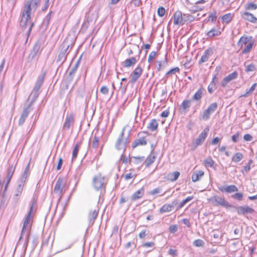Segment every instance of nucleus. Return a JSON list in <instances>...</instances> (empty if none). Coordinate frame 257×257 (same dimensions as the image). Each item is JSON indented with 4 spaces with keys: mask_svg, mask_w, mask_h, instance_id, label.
Instances as JSON below:
<instances>
[{
    "mask_svg": "<svg viewBox=\"0 0 257 257\" xmlns=\"http://www.w3.org/2000/svg\"><path fill=\"white\" fill-rule=\"evenodd\" d=\"M39 0H28L24 4L21 14L20 26L24 29H28L27 34L29 36L33 27L31 15L34 13L39 5Z\"/></svg>",
    "mask_w": 257,
    "mask_h": 257,
    "instance_id": "f257e3e1",
    "label": "nucleus"
},
{
    "mask_svg": "<svg viewBox=\"0 0 257 257\" xmlns=\"http://www.w3.org/2000/svg\"><path fill=\"white\" fill-rule=\"evenodd\" d=\"M99 142V137L95 136L93 138V140L92 142V147L94 148H96L98 146Z\"/></svg>",
    "mask_w": 257,
    "mask_h": 257,
    "instance_id": "3c124183",
    "label": "nucleus"
},
{
    "mask_svg": "<svg viewBox=\"0 0 257 257\" xmlns=\"http://www.w3.org/2000/svg\"><path fill=\"white\" fill-rule=\"evenodd\" d=\"M169 114V109H166V110L163 111L161 113V116L162 117H167L168 116Z\"/></svg>",
    "mask_w": 257,
    "mask_h": 257,
    "instance_id": "774afa93",
    "label": "nucleus"
},
{
    "mask_svg": "<svg viewBox=\"0 0 257 257\" xmlns=\"http://www.w3.org/2000/svg\"><path fill=\"white\" fill-rule=\"evenodd\" d=\"M218 189L222 192L232 193L238 191L237 188L234 185L229 186H221L218 187Z\"/></svg>",
    "mask_w": 257,
    "mask_h": 257,
    "instance_id": "dca6fc26",
    "label": "nucleus"
},
{
    "mask_svg": "<svg viewBox=\"0 0 257 257\" xmlns=\"http://www.w3.org/2000/svg\"><path fill=\"white\" fill-rule=\"evenodd\" d=\"M158 127V123L156 119H153L151 120L149 124L148 128L151 131H156Z\"/></svg>",
    "mask_w": 257,
    "mask_h": 257,
    "instance_id": "c85d7f7f",
    "label": "nucleus"
},
{
    "mask_svg": "<svg viewBox=\"0 0 257 257\" xmlns=\"http://www.w3.org/2000/svg\"><path fill=\"white\" fill-rule=\"evenodd\" d=\"M105 184V178L101 174H97L93 177V185L96 190H98L102 188Z\"/></svg>",
    "mask_w": 257,
    "mask_h": 257,
    "instance_id": "39448f33",
    "label": "nucleus"
},
{
    "mask_svg": "<svg viewBox=\"0 0 257 257\" xmlns=\"http://www.w3.org/2000/svg\"><path fill=\"white\" fill-rule=\"evenodd\" d=\"M193 199V196H189L185 199L183 200L177 207V209L182 208L187 203Z\"/></svg>",
    "mask_w": 257,
    "mask_h": 257,
    "instance_id": "ea45409f",
    "label": "nucleus"
},
{
    "mask_svg": "<svg viewBox=\"0 0 257 257\" xmlns=\"http://www.w3.org/2000/svg\"><path fill=\"white\" fill-rule=\"evenodd\" d=\"M40 48V45L39 44H36L34 45L33 50L31 51L28 56V59L29 60L32 61L36 57L39 52Z\"/></svg>",
    "mask_w": 257,
    "mask_h": 257,
    "instance_id": "aec40b11",
    "label": "nucleus"
},
{
    "mask_svg": "<svg viewBox=\"0 0 257 257\" xmlns=\"http://www.w3.org/2000/svg\"><path fill=\"white\" fill-rule=\"evenodd\" d=\"M169 230L171 233H175L178 230V226L177 225H171L169 227Z\"/></svg>",
    "mask_w": 257,
    "mask_h": 257,
    "instance_id": "e2e57ef3",
    "label": "nucleus"
},
{
    "mask_svg": "<svg viewBox=\"0 0 257 257\" xmlns=\"http://www.w3.org/2000/svg\"><path fill=\"white\" fill-rule=\"evenodd\" d=\"M157 13L160 17L164 16L165 14V9L162 7L159 8L157 11Z\"/></svg>",
    "mask_w": 257,
    "mask_h": 257,
    "instance_id": "4d7b16f0",
    "label": "nucleus"
},
{
    "mask_svg": "<svg viewBox=\"0 0 257 257\" xmlns=\"http://www.w3.org/2000/svg\"><path fill=\"white\" fill-rule=\"evenodd\" d=\"M177 201L175 200L169 204H164L160 209V212L161 213L168 212L172 211L174 208V206L177 204Z\"/></svg>",
    "mask_w": 257,
    "mask_h": 257,
    "instance_id": "4468645a",
    "label": "nucleus"
},
{
    "mask_svg": "<svg viewBox=\"0 0 257 257\" xmlns=\"http://www.w3.org/2000/svg\"><path fill=\"white\" fill-rule=\"evenodd\" d=\"M100 91L103 94L106 95L108 93V88L105 85L102 86L100 88Z\"/></svg>",
    "mask_w": 257,
    "mask_h": 257,
    "instance_id": "680f3d73",
    "label": "nucleus"
},
{
    "mask_svg": "<svg viewBox=\"0 0 257 257\" xmlns=\"http://www.w3.org/2000/svg\"><path fill=\"white\" fill-rule=\"evenodd\" d=\"M180 172L178 171H175L168 175L169 179L171 181H175L177 180L179 176H180Z\"/></svg>",
    "mask_w": 257,
    "mask_h": 257,
    "instance_id": "c9c22d12",
    "label": "nucleus"
},
{
    "mask_svg": "<svg viewBox=\"0 0 257 257\" xmlns=\"http://www.w3.org/2000/svg\"><path fill=\"white\" fill-rule=\"evenodd\" d=\"M243 139L245 141H250L252 139V137L250 134H245L243 136Z\"/></svg>",
    "mask_w": 257,
    "mask_h": 257,
    "instance_id": "0e129e2a",
    "label": "nucleus"
},
{
    "mask_svg": "<svg viewBox=\"0 0 257 257\" xmlns=\"http://www.w3.org/2000/svg\"><path fill=\"white\" fill-rule=\"evenodd\" d=\"M214 205H220L226 208L230 207L231 205L223 198L218 196H214L209 199Z\"/></svg>",
    "mask_w": 257,
    "mask_h": 257,
    "instance_id": "0eeeda50",
    "label": "nucleus"
},
{
    "mask_svg": "<svg viewBox=\"0 0 257 257\" xmlns=\"http://www.w3.org/2000/svg\"><path fill=\"white\" fill-rule=\"evenodd\" d=\"M143 72V69L140 65H138L135 70L131 73V82L135 83L141 77Z\"/></svg>",
    "mask_w": 257,
    "mask_h": 257,
    "instance_id": "6e6552de",
    "label": "nucleus"
},
{
    "mask_svg": "<svg viewBox=\"0 0 257 257\" xmlns=\"http://www.w3.org/2000/svg\"><path fill=\"white\" fill-rule=\"evenodd\" d=\"M33 103V101H31L27 107L24 108L19 120V125H22L24 124L26 118L29 114V113L30 111V107L32 105Z\"/></svg>",
    "mask_w": 257,
    "mask_h": 257,
    "instance_id": "9d476101",
    "label": "nucleus"
},
{
    "mask_svg": "<svg viewBox=\"0 0 257 257\" xmlns=\"http://www.w3.org/2000/svg\"><path fill=\"white\" fill-rule=\"evenodd\" d=\"M79 147H80V144L78 143L76 144L74 146V148L73 149V151H72V159L73 160L76 158L78 153Z\"/></svg>",
    "mask_w": 257,
    "mask_h": 257,
    "instance_id": "58836bf2",
    "label": "nucleus"
},
{
    "mask_svg": "<svg viewBox=\"0 0 257 257\" xmlns=\"http://www.w3.org/2000/svg\"><path fill=\"white\" fill-rule=\"evenodd\" d=\"M179 68L178 67H175L174 68H173L171 70H170L169 71H168L166 74V76L171 75V74H174L176 72H179Z\"/></svg>",
    "mask_w": 257,
    "mask_h": 257,
    "instance_id": "864d4df0",
    "label": "nucleus"
},
{
    "mask_svg": "<svg viewBox=\"0 0 257 257\" xmlns=\"http://www.w3.org/2000/svg\"><path fill=\"white\" fill-rule=\"evenodd\" d=\"M157 63L158 64L157 69L159 71L162 70L167 65V62L166 59L162 61H158Z\"/></svg>",
    "mask_w": 257,
    "mask_h": 257,
    "instance_id": "a18cd8bd",
    "label": "nucleus"
},
{
    "mask_svg": "<svg viewBox=\"0 0 257 257\" xmlns=\"http://www.w3.org/2000/svg\"><path fill=\"white\" fill-rule=\"evenodd\" d=\"M98 213V210H95L93 211H90L88 215L89 225L92 226L95 219L96 218Z\"/></svg>",
    "mask_w": 257,
    "mask_h": 257,
    "instance_id": "393cba45",
    "label": "nucleus"
},
{
    "mask_svg": "<svg viewBox=\"0 0 257 257\" xmlns=\"http://www.w3.org/2000/svg\"><path fill=\"white\" fill-rule=\"evenodd\" d=\"M232 18V15L230 13H228V14L223 15L222 17V20L223 22L227 24L231 21Z\"/></svg>",
    "mask_w": 257,
    "mask_h": 257,
    "instance_id": "a19ab883",
    "label": "nucleus"
},
{
    "mask_svg": "<svg viewBox=\"0 0 257 257\" xmlns=\"http://www.w3.org/2000/svg\"><path fill=\"white\" fill-rule=\"evenodd\" d=\"M244 9L247 11H253L257 9V5L254 3H248L245 4Z\"/></svg>",
    "mask_w": 257,
    "mask_h": 257,
    "instance_id": "473e14b6",
    "label": "nucleus"
},
{
    "mask_svg": "<svg viewBox=\"0 0 257 257\" xmlns=\"http://www.w3.org/2000/svg\"><path fill=\"white\" fill-rule=\"evenodd\" d=\"M204 244V241L199 239L195 240L193 242V244L197 247L202 246Z\"/></svg>",
    "mask_w": 257,
    "mask_h": 257,
    "instance_id": "603ef678",
    "label": "nucleus"
},
{
    "mask_svg": "<svg viewBox=\"0 0 257 257\" xmlns=\"http://www.w3.org/2000/svg\"><path fill=\"white\" fill-rule=\"evenodd\" d=\"M238 214L245 215L247 213H252L254 210L249 206H238L236 208Z\"/></svg>",
    "mask_w": 257,
    "mask_h": 257,
    "instance_id": "f3484780",
    "label": "nucleus"
},
{
    "mask_svg": "<svg viewBox=\"0 0 257 257\" xmlns=\"http://www.w3.org/2000/svg\"><path fill=\"white\" fill-rule=\"evenodd\" d=\"M217 81L216 75H215L212 78V81L208 86V91L210 93H212L216 88V84Z\"/></svg>",
    "mask_w": 257,
    "mask_h": 257,
    "instance_id": "a878e982",
    "label": "nucleus"
},
{
    "mask_svg": "<svg viewBox=\"0 0 257 257\" xmlns=\"http://www.w3.org/2000/svg\"><path fill=\"white\" fill-rule=\"evenodd\" d=\"M145 158L144 157H131L129 159V162L130 163H133L135 164H139L142 162L144 160Z\"/></svg>",
    "mask_w": 257,
    "mask_h": 257,
    "instance_id": "c756f323",
    "label": "nucleus"
},
{
    "mask_svg": "<svg viewBox=\"0 0 257 257\" xmlns=\"http://www.w3.org/2000/svg\"><path fill=\"white\" fill-rule=\"evenodd\" d=\"M209 129L206 127L199 135L198 137L196 139L195 144L197 146L201 145L205 141L208 134Z\"/></svg>",
    "mask_w": 257,
    "mask_h": 257,
    "instance_id": "f8f14e48",
    "label": "nucleus"
},
{
    "mask_svg": "<svg viewBox=\"0 0 257 257\" xmlns=\"http://www.w3.org/2000/svg\"><path fill=\"white\" fill-rule=\"evenodd\" d=\"M216 18H217V16H216V12L212 13L209 15V16L208 17V21L214 22L216 21Z\"/></svg>",
    "mask_w": 257,
    "mask_h": 257,
    "instance_id": "09e8293b",
    "label": "nucleus"
},
{
    "mask_svg": "<svg viewBox=\"0 0 257 257\" xmlns=\"http://www.w3.org/2000/svg\"><path fill=\"white\" fill-rule=\"evenodd\" d=\"M168 253L173 256H177V250L176 249H172V248L169 249V250L168 251Z\"/></svg>",
    "mask_w": 257,
    "mask_h": 257,
    "instance_id": "338daca9",
    "label": "nucleus"
},
{
    "mask_svg": "<svg viewBox=\"0 0 257 257\" xmlns=\"http://www.w3.org/2000/svg\"><path fill=\"white\" fill-rule=\"evenodd\" d=\"M220 33L221 32L215 28H214L207 32V36L208 37L211 38L216 36L219 35Z\"/></svg>",
    "mask_w": 257,
    "mask_h": 257,
    "instance_id": "7c9ffc66",
    "label": "nucleus"
},
{
    "mask_svg": "<svg viewBox=\"0 0 257 257\" xmlns=\"http://www.w3.org/2000/svg\"><path fill=\"white\" fill-rule=\"evenodd\" d=\"M125 128L123 127L121 131L120 134L118 137L116 142L115 147L118 150H122L125 151L126 146L129 143L128 138L124 137Z\"/></svg>",
    "mask_w": 257,
    "mask_h": 257,
    "instance_id": "20e7f679",
    "label": "nucleus"
},
{
    "mask_svg": "<svg viewBox=\"0 0 257 257\" xmlns=\"http://www.w3.org/2000/svg\"><path fill=\"white\" fill-rule=\"evenodd\" d=\"M242 158V154L241 153L238 152L234 154V155L232 157V160L235 163H237L240 161Z\"/></svg>",
    "mask_w": 257,
    "mask_h": 257,
    "instance_id": "e433bc0d",
    "label": "nucleus"
},
{
    "mask_svg": "<svg viewBox=\"0 0 257 257\" xmlns=\"http://www.w3.org/2000/svg\"><path fill=\"white\" fill-rule=\"evenodd\" d=\"M240 15L241 17L250 22L252 23H257V18H255L252 14L247 12H241Z\"/></svg>",
    "mask_w": 257,
    "mask_h": 257,
    "instance_id": "2eb2a0df",
    "label": "nucleus"
},
{
    "mask_svg": "<svg viewBox=\"0 0 257 257\" xmlns=\"http://www.w3.org/2000/svg\"><path fill=\"white\" fill-rule=\"evenodd\" d=\"M162 189L160 188H156L151 191L150 192L149 194L152 195H154L158 193H160L161 192Z\"/></svg>",
    "mask_w": 257,
    "mask_h": 257,
    "instance_id": "052dcab7",
    "label": "nucleus"
},
{
    "mask_svg": "<svg viewBox=\"0 0 257 257\" xmlns=\"http://www.w3.org/2000/svg\"><path fill=\"white\" fill-rule=\"evenodd\" d=\"M190 106V101L189 100H184L182 104L181 107L184 110H186Z\"/></svg>",
    "mask_w": 257,
    "mask_h": 257,
    "instance_id": "de8ad7c7",
    "label": "nucleus"
},
{
    "mask_svg": "<svg viewBox=\"0 0 257 257\" xmlns=\"http://www.w3.org/2000/svg\"><path fill=\"white\" fill-rule=\"evenodd\" d=\"M145 190L144 188H141L136 191L131 196L132 201H136L143 197L144 194Z\"/></svg>",
    "mask_w": 257,
    "mask_h": 257,
    "instance_id": "6ab92c4d",
    "label": "nucleus"
},
{
    "mask_svg": "<svg viewBox=\"0 0 257 257\" xmlns=\"http://www.w3.org/2000/svg\"><path fill=\"white\" fill-rule=\"evenodd\" d=\"M79 63H80V60H78L77 62H76V63L75 64V66L74 68H73L71 71H70V73H69V74L70 75H72L73 74H74L76 71L77 70L78 67V66L79 65Z\"/></svg>",
    "mask_w": 257,
    "mask_h": 257,
    "instance_id": "5fc2aeb1",
    "label": "nucleus"
},
{
    "mask_svg": "<svg viewBox=\"0 0 257 257\" xmlns=\"http://www.w3.org/2000/svg\"><path fill=\"white\" fill-rule=\"evenodd\" d=\"M238 73L237 72L234 71L231 74H229L226 77H224L227 81L229 82L231 80L236 79L237 77Z\"/></svg>",
    "mask_w": 257,
    "mask_h": 257,
    "instance_id": "4c0bfd02",
    "label": "nucleus"
},
{
    "mask_svg": "<svg viewBox=\"0 0 257 257\" xmlns=\"http://www.w3.org/2000/svg\"><path fill=\"white\" fill-rule=\"evenodd\" d=\"M217 103L214 102L211 104L204 111L202 115L203 119L205 120H208L210 117V114L215 111V110L217 109Z\"/></svg>",
    "mask_w": 257,
    "mask_h": 257,
    "instance_id": "1a4fd4ad",
    "label": "nucleus"
},
{
    "mask_svg": "<svg viewBox=\"0 0 257 257\" xmlns=\"http://www.w3.org/2000/svg\"><path fill=\"white\" fill-rule=\"evenodd\" d=\"M232 197L238 200H241L242 199L243 195L241 193H236L233 195Z\"/></svg>",
    "mask_w": 257,
    "mask_h": 257,
    "instance_id": "13d9d810",
    "label": "nucleus"
},
{
    "mask_svg": "<svg viewBox=\"0 0 257 257\" xmlns=\"http://www.w3.org/2000/svg\"><path fill=\"white\" fill-rule=\"evenodd\" d=\"M69 47V44L67 43V39H65L63 43L62 47L57 58V61L62 62H64L67 57L68 49Z\"/></svg>",
    "mask_w": 257,
    "mask_h": 257,
    "instance_id": "423d86ee",
    "label": "nucleus"
},
{
    "mask_svg": "<svg viewBox=\"0 0 257 257\" xmlns=\"http://www.w3.org/2000/svg\"><path fill=\"white\" fill-rule=\"evenodd\" d=\"M137 62V60L136 58L133 57L128 59H126L124 61H123L122 65L124 67H130L134 65Z\"/></svg>",
    "mask_w": 257,
    "mask_h": 257,
    "instance_id": "b1692460",
    "label": "nucleus"
},
{
    "mask_svg": "<svg viewBox=\"0 0 257 257\" xmlns=\"http://www.w3.org/2000/svg\"><path fill=\"white\" fill-rule=\"evenodd\" d=\"M44 81V76H39L38 78V80L36 83L35 86L33 90L32 93L34 94V99L32 101H34L35 99L37 98L38 96V91L40 88L43 82Z\"/></svg>",
    "mask_w": 257,
    "mask_h": 257,
    "instance_id": "9b49d317",
    "label": "nucleus"
},
{
    "mask_svg": "<svg viewBox=\"0 0 257 257\" xmlns=\"http://www.w3.org/2000/svg\"><path fill=\"white\" fill-rule=\"evenodd\" d=\"M204 9L203 6H199V5L196 4V3H195V5L192 6L191 8V9L190 10L191 11L193 12V13H196L200 11H202Z\"/></svg>",
    "mask_w": 257,
    "mask_h": 257,
    "instance_id": "49530a36",
    "label": "nucleus"
},
{
    "mask_svg": "<svg viewBox=\"0 0 257 257\" xmlns=\"http://www.w3.org/2000/svg\"><path fill=\"white\" fill-rule=\"evenodd\" d=\"M147 144V142L144 138H141L136 140L132 144V147L135 148L138 146H144Z\"/></svg>",
    "mask_w": 257,
    "mask_h": 257,
    "instance_id": "bb28decb",
    "label": "nucleus"
},
{
    "mask_svg": "<svg viewBox=\"0 0 257 257\" xmlns=\"http://www.w3.org/2000/svg\"><path fill=\"white\" fill-rule=\"evenodd\" d=\"M35 204L34 201H33V203L30 206V210L27 214V215L26 216V217L24 218V220L23 222V225L21 231V234L20 237L19 238V241L21 240L23 236L25 235V239H26V242L27 243L29 241V234H30V225L29 224L30 220V217L32 214V213L33 212V207L34 205Z\"/></svg>",
    "mask_w": 257,
    "mask_h": 257,
    "instance_id": "7ed1b4c3",
    "label": "nucleus"
},
{
    "mask_svg": "<svg viewBox=\"0 0 257 257\" xmlns=\"http://www.w3.org/2000/svg\"><path fill=\"white\" fill-rule=\"evenodd\" d=\"M23 189L16 187L15 191V194L13 197V200L17 202L19 199V197L21 195Z\"/></svg>",
    "mask_w": 257,
    "mask_h": 257,
    "instance_id": "f704fd0d",
    "label": "nucleus"
},
{
    "mask_svg": "<svg viewBox=\"0 0 257 257\" xmlns=\"http://www.w3.org/2000/svg\"><path fill=\"white\" fill-rule=\"evenodd\" d=\"M186 16V15H184L183 18L182 14L181 11H178L176 12L174 14V24L176 25L181 24L183 21V19H185Z\"/></svg>",
    "mask_w": 257,
    "mask_h": 257,
    "instance_id": "a211bd4d",
    "label": "nucleus"
},
{
    "mask_svg": "<svg viewBox=\"0 0 257 257\" xmlns=\"http://www.w3.org/2000/svg\"><path fill=\"white\" fill-rule=\"evenodd\" d=\"M202 88L199 89L193 96V99L196 100H199L202 96Z\"/></svg>",
    "mask_w": 257,
    "mask_h": 257,
    "instance_id": "79ce46f5",
    "label": "nucleus"
},
{
    "mask_svg": "<svg viewBox=\"0 0 257 257\" xmlns=\"http://www.w3.org/2000/svg\"><path fill=\"white\" fill-rule=\"evenodd\" d=\"M30 175V164H28L26 167L25 171L21 175L20 178L18 180L21 183L25 184L26 180Z\"/></svg>",
    "mask_w": 257,
    "mask_h": 257,
    "instance_id": "4be33fe9",
    "label": "nucleus"
},
{
    "mask_svg": "<svg viewBox=\"0 0 257 257\" xmlns=\"http://www.w3.org/2000/svg\"><path fill=\"white\" fill-rule=\"evenodd\" d=\"M255 70V67L254 65L251 63L249 65H247L246 66L245 72H252V71H254Z\"/></svg>",
    "mask_w": 257,
    "mask_h": 257,
    "instance_id": "8fccbe9b",
    "label": "nucleus"
},
{
    "mask_svg": "<svg viewBox=\"0 0 257 257\" xmlns=\"http://www.w3.org/2000/svg\"><path fill=\"white\" fill-rule=\"evenodd\" d=\"M156 156L154 155L153 153H151L147 158L145 160L146 166L147 167L150 166L152 165L155 161L156 159Z\"/></svg>",
    "mask_w": 257,
    "mask_h": 257,
    "instance_id": "cd10ccee",
    "label": "nucleus"
},
{
    "mask_svg": "<svg viewBox=\"0 0 257 257\" xmlns=\"http://www.w3.org/2000/svg\"><path fill=\"white\" fill-rule=\"evenodd\" d=\"M212 54L213 51L211 49H208L206 50L199 60V63L207 62L209 57L211 56Z\"/></svg>",
    "mask_w": 257,
    "mask_h": 257,
    "instance_id": "5701e85b",
    "label": "nucleus"
},
{
    "mask_svg": "<svg viewBox=\"0 0 257 257\" xmlns=\"http://www.w3.org/2000/svg\"><path fill=\"white\" fill-rule=\"evenodd\" d=\"M214 164V161L211 158H208L204 160V165L206 167L212 168Z\"/></svg>",
    "mask_w": 257,
    "mask_h": 257,
    "instance_id": "c03bdc74",
    "label": "nucleus"
},
{
    "mask_svg": "<svg viewBox=\"0 0 257 257\" xmlns=\"http://www.w3.org/2000/svg\"><path fill=\"white\" fill-rule=\"evenodd\" d=\"M256 86H257V83H254L251 86V87L248 90L246 91V93H244V94L242 95L241 96H243V97H245L248 96L251 93H252V92L254 90V89H255Z\"/></svg>",
    "mask_w": 257,
    "mask_h": 257,
    "instance_id": "37998d69",
    "label": "nucleus"
},
{
    "mask_svg": "<svg viewBox=\"0 0 257 257\" xmlns=\"http://www.w3.org/2000/svg\"><path fill=\"white\" fill-rule=\"evenodd\" d=\"M131 4L133 5L135 7H139L142 5L141 0H132Z\"/></svg>",
    "mask_w": 257,
    "mask_h": 257,
    "instance_id": "6e6d98bb",
    "label": "nucleus"
},
{
    "mask_svg": "<svg viewBox=\"0 0 257 257\" xmlns=\"http://www.w3.org/2000/svg\"><path fill=\"white\" fill-rule=\"evenodd\" d=\"M15 172V168L13 167V166H11L9 168L7 171V180L8 182H10L13 176V174Z\"/></svg>",
    "mask_w": 257,
    "mask_h": 257,
    "instance_id": "72a5a7b5",
    "label": "nucleus"
},
{
    "mask_svg": "<svg viewBox=\"0 0 257 257\" xmlns=\"http://www.w3.org/2000/svg\"><path fill=\"white\" fill-rule=\"evenodd\" d=\"M74 122V118L72 115H67L65 122L63 124V128L64 130H69L71 125Z\"/></svg>",
    "mask_w": 257,
    "mask_h": 257,
    "instance_id": "412c9836",
    "label": "nucleus"
},
{
    "mask_svg": "<svg viewBox=\"0 0 257 257\" xmlns=\"http://www.w3.org/2000/svg\"><path fill=\"white\" fill-rule=\"evenodd\" d=\"M254 42L252 36L243 35L241 37L237 43V46L242 49L240 54H248L253 47Z\"/></svg>",
    "mask_w": 257,
    "mask_h": 257,
    "instance_id": "f03ea898",
    "label": "nucleus"
},
{
    "mask_svg": "<svg viewBox=\"0 0 257 257\" xmlns=\"http://www.w3.org/2000/svg\"><path fill=\"white\" fill-rule=\"evenodd\" d=\"M204 172L202 171H199L197 172H195L192 176V180L193 182H196L199 180V178L203 176Z\"/></svg>",
    "mask_w": 257,
    "mask_h": 257,
    "instance_id": "2f4dec72",
    "label": "nucleus"
},
{
    "mask_svg": "<svg viewBox=\"0 0 257 257\" xmlns=\"http://www.w3.org/2000/svg\"><path fill=\"white\" fill-rule=\"evenodd\" d=\"M64 186V183L63 179L62 178H58L56 183V184H55V187L54 189V192L55 194H57L59 195H61L62 193V191H63Z\"/></svg>",
    "mask_w": 257,
    "mask_h": 257,
    "instance_id": "ddd939ff",
    "label": "nucleus"
},
{
    "mask_svg": "<svg viewBox=\"0 0 257 257\" xmlns=\"http://www.w3.org/2000/svg\"><path fill=\"white\" fill-rule=\"evenodd\" d=\"M156 55V52H155V51L151 52L149 55V57H148V62L151 63V62L152 61V60L155 57Z\"/></svg>",
    "mask_w": 257,
    "mask_h": 257,
    "instance_id": "bf43d9fd",
    "label": "nucleus"
},
{
    "mask_svg": "<svg viewBox=\"0 0 257 257\" xmlns=\"http://www.w3.org/2000/svg\"><path fill=\"white\" fill-rule=\"evenodd\" d=\"M120 160L122 162V163L126 164L128 162V159L123 155V154H122L121 155Z\"/></svg>",
    "mask_w": 257,
    "mask_h": 257,
    "instance_id": "69168bd1",
    "label": "nucleus"
}]
</instances>
